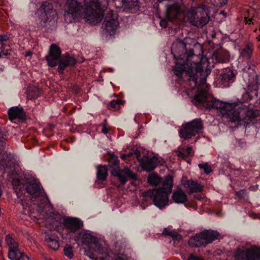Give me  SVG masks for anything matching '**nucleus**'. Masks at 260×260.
<instances>
[{"label": "nucleus", "instance_id": "f257e3e1", "mask_svg": "<svg viewBox=\"0 0 260 260\" xmlns=\"http://www.w3.org/2000/svg\"><path fill=\"white\" fill-rule=\"evenodd\" d=\"M192 47L191 44L177 39L172 45L171 52L175 58L182 60L176 63L173 72L182 81L186 78L189 89L194 92L192 100L194 104L217 109L223 119L231 122L232 127L247 126L259 119V111L249 107L253 104L251 101L258 100L257 90L260 86V79L255 74L254 67L248 64L242 69L244 76L247 75L249 78L247 89L243 94L241 101L232 103L217 100L210 102L206 90L208 86L207 77L215 64L228 61L230 55L227 50L220 49L202 57L199 62L190 61L189 58L194 55Z\"/></svg>", "mask_w": 260, "mask_h": 260}, {"label": "nucleus", "instance_id": "f03ea898", "mask_svg": "<svg viewBox=\"0 0 260 260\" xmlns=\"http://www.w3.org/2000/svg\"><path fill=\"white\" fill-rule=\"evenodd\" d=\"M6 135L0 129V175L5 176L11 183L13 188L23 207L37 206L40 213L50 212L52 209L48 197L43 194V188L33 175L28 171L18 172L17 161L13 154L6 150Z\"/></svg>", "mask_w": 260, "mask_h": 260}, {"label": "nucleus", "instance_id": "7ed1b4c3", "mask_svg": "<svg viewBox=\"0 0 260 260\" xmlns=\"http://www.w3.org/2000/svg\"><path fill=\"white\" fill-rule=\"evenodd\" d=\"M64 18L69 23L79 21L81 18L89 23L96 24L101 22L107 10L109 0H85L84 5L78 0H64Z\"/></svg>", "mask_w": 260, "mask_h": 260}, {"label": "nucleus", "instance_id": "20e7f679", "mask_svg": "<svg viewBox=\"0 0 260 260\" xmlns=\"http://www.w3.org/2000/svg\"><path fill=\"white\" fill-rule=\"evenodd\" d=\"M77 238L87 247L86 255L91 260H130L126 255L122 253L115 254L107 247L100 244L98 238L92 235L89 231L80 232Z\"/></svg>", "mask_w": 260, "mask_h": 260}, {"label": "nucleus", "instance_id": "39448f33", "mask_svg": "<svg viewBox=\"0 0 260 260\" xmlns=\"http://www.w3.org/2000/svg\"><path fill=\"white\" fill-rule=\"evenodd\" d=\"M45 59L49 67L53 68L58 66L57 71L60 75L64 74L66 68L74 67L77 62V59L69 53L61 54V49L55 44L50 45L48 54Z\"/></svg>", "mask_w": 260, "mask_h": 260}, {"label": "nucleus", "instance_id": "423d86ee", "mask_svg": "<svg viewBox=\"0 0 260 260\" xmlns=\"http://www.w3.org/2000/svg\"><path fill=\"white\" fill-rule=\"evenodd\" d=\"M173 179L170 176L167 177L161 187L156 190H149L144 193L146 197H150L154 205L161 209L169 205V197L172 191Z\"/></svg>", "mask_w": 260, "mask_h": 260}, {"label": "nucleus", "instance_id": "0eeeda50", "mask_svg": "<svg viewBox=\"0 0 260 260\" xmlns=\"http://www.w3.org/2000/svg\"><path fill=\"white\" fill-rule=\"evenodd\" d=\"M36 15L38 16L37 22L38 28L45 31L47 30V26H51L56 21V12L53 9L52 4L49 2L42 4L37 10Z\"/></svg>", "mask_w": 260, "mask_h": 260}, {"label": "nucleus", "instance_id": "6e6552de", "mask_svg": "<svg viewBox=\"0 0 260 260\" xmlns=\"http://www.w3.org/2000/svg\"><path fill=\"white\" fill-rule=\"evenodd\" d=\"M120 157L125 161L133 160L134 162L136 161L140 162L144 169L147 171L153 170L160 164L159 159L156 156H153L151 158H142L140 151L135 148L128 152L126 151L125 153L121 154Z\"/></svg>", "mask_w": 260, "mask_h": 260}, {"label": "nucleus", "instance_id": "1a4fd4ad", "mask_svg": "<svg viewBox=\"0 0 260 260\" xmlns=\"http://www.w3.org/2000/svg\"><path fill=\"white\" fill-rule=\"evenodd\" d=\"M108 164L110 168H112L111 174L117 177L121 185H124L128 178L134 181L138 179L137 175L129 168L119 169V160L114 154L110 155Z\"/></svg>", "mask_w": 260, "mask_h": 260}, {"label": "nucleus", "instance_id": "9d476101", "mask_svg": "<svg viewBox=\"0 0 260 260\" xmlns=\"http://www.w3.org/2000/svg\"><path fill=\"white\" fill-rule=\"evenodd\" d=\"M219 236V233L216 231L205 230L191 237L188 241V245L192 247H205L208 244L217 239Z\"/></svg>", "mask_w": 260, "mask_h": 260}, {"label": "nucleus", "instance_id": "9b49d317", "mask_svg": "<svg viewBox=\"0 0 260 260\" xmlns=\"http://www.w3.org/2000/svg\"><path fill=\"white\" fill-rule=\"evenodd\" d=\"M203 127V123L200 119H193L182 125L179 133V136L186 140L189 139L198 134Z\"/></svg>", "mask_w": 260, "mask_h": 260}, {"label": "nucleus", "instance_id": "f8f14e48", "mask_svg": "<svg viewBox=\"0 0 260 260\" xmlns=\"http://www.w3.org/2000/svg\"><path fill=\"white\" fill-rule=\"evenodd\" d=\"M118 26L119 22L117 14L113 11H110L106 14L103 26L109 35L112 36L115 34Z\"/></svg>", "mask_w": 260, "mask_h": 260}, {"label": "nucleus", "instance_id": "ddd939ff", "mask_svg": "<svg viewBox=\"0 0 260 260\" xmlns=\"http://www.w3.org/2000/svg\"><path fill=\"white\" fill-rule=\"evenodd\" d=\"M180 10L176 6L171 5L167 9L165 17L160 21V25L164 28L172 26L174 22L178 18Z\"/></svg>", "mask_w": 260, "mask_h": 260}, {"label": "nucleus", "instance_id": "4468645a", "mask_svg": "<svg viewBox=\"0 0 260 260\" xmlns=\"http://www.w3.org/2000/svg\"><path fill=\"white\" fill-rule=\"evenodd\" d=\"M237 75V70L232 68H223L219 74L221 84L225 87H230L235 81Z\"/></svg>", "mask_w": 260, "mask_h": 260}, {"label": "nucleus", "instance_id": "2eb2a0df", "mask_svg": "<svg viewBox=\"0 0 260 260\" xmlns=\"http://www.w3.org/2000/svg\"><path fill=\"white\" fill-rule=\"evenodd\" d=\"M235 257L236 260H260V252L250 248H238L236 250Z\"/></svg>", "mask_w": 260, "mask_h": 260}, {"label": "nucleus", "instance_id": "dca6fc26", "mask_svg": "<svg viewBox=\"0 0 260 260\" xmlns=\"http://www.w3.org/2000/svg\"><path fill=\"white\" fill-rule=\"evenodd\" d=\"M63 224L69 231L74 233L82 228L83 222L77 218L69 217L64 219Z\"/></svg>", "mask_w": 260, "mask_h": 260}, {"label": "nucleus", "instance_id": "f3484780", "mask_svg": "<svg viewBox=\"0 0 260 260\" xmlns=\"http://www.w3.org/2000/svg\"><path fill=\"white\" fill-rule=\"evenodd\" d=\"M8 116L11 121H14L18 119L24 120L26 118V114L22 108L18 107L11 108L8 111Z\"/></svg>", "mask_w": 260, "mask_h": 260}, {"label": "nucleus", "instance_id": "a211bd4d", "mask_svg": "<svg viewBox=\"0 0 260 260\" xmlns=\"http://www.w3.org/2000/svg\"><path fill=\"white\" fill-rule=\"evenodd\" d=\"M123 11L131 13H136L140 8L139 0H121Z\"/></svg>", "mask_w": 260, "mask_h": 260}, {"label": "nucleus", "instance_id": "6ab92c4d", "mask_svg": "<svg viewBox=\"0 0 260 260\" xmlns=\"http://www.w3.org/2000/svg\"><path fill=\"white\" fill-rule=\"evenodd\" d=\"M8 257L10 260H24V258L28 259L27 255L17 248H11L8 251Z\"/></svg>", "mask_w": 260, "mask_h": 260}, {"label": "nucleus", "instance_id": "aec40b11", "mask_svg": "<svg viewBox=\"0 0 260 260\" xmlns=\"http://www.w3.org/2000/svg\"><path fill=\"white\" fill-rule=\"evenodd\" d=\"M172 199L176 203L182 204L187 201V196L182 189H179L173 193Z\"/></svg>", "mask_w": 260, "mask_h": 260}, {"label": "nucleus", "instance_id": "412c9836", "mask_svg": "<svg viewBox=\"0 0 260 260\" xmlns=\"http://www.w3.org/2000/svg\"><path fill=\"white\" fill-rule=\"evenodd\" d=\"M185 186L188 188L189 193L201 192L203 189V185L192 180L186 181Z\"/></svg>", "mask_w": 260, "mask_h": 260}, {"label": "nucleus", "instance_id": "4be33fe9", "mask_svg": "<svg viewBox=\"0 0 260 260\" xmlns=\"http://www.w3.org/2000/svg\"><path fill=\"white\" fill-rule=\"evenodd\" d=\"M233 171V168H232L230 162L226 159H224V161L221 163L220 173L225 176H231Z\"/></svg>", "mask_w": 260, "mask_h": 260}, {"label": "nucleus", "instance_id": "5701e85b", "mask_svg": "<svg viewBox=\"0 0 260 260\" xmlns=\"http://www.w3.org/2000/svg\"><path fill=\"white\" fill-rule=\"evenodd\" d=\"M253 45L251 42L246 44L245 47L241 49L240 54L243 58L249 60L251 57V54L253 51Z\"/></svg>", "mask_w": 260, "mask_h": 260}, {"label": "nucleus", "instance_id": "b1692460", "mask_svg": "<svg viewBox=\"0 0 260 260\" xmlns=\"http://www.w3.org/2000/svg\"><path fill=\"white\" fill-rule=\"evenodd\" d=\"M45 241L50 248L55 250L58 249L59 244L55 236L47 235L46 236Z\"/></svg>", "mask_w": 260, "mask_h": 260}, {"label": "nucleus", "instance_id": "393cba45", "mask_svg": "<svg viewBox=\"0 0 260 260\" xmlns=\"http://www.w3.org/2000/svg\"><path fill=\"white\" fill-rule=\"evenodd\" d=\"M96 176L99 180H106L108 176V168L106 166H100L96 170Z\"/></svg>", "mask_w": 260, "mask_h": 260}, {"label": "nucleus", "instance_id": "a878e982", "mask_svg": "<svg viewBox=\"0 0 260 260\" xmlns=\"http://www.w3.org/2000/svg\"><path fill=\"white\" fill-rule=\"evenodd\" d=\"M208 22V18L206 17H193L190 19V22L193 26L202 27L205 25Z\"/></svg>", "mask_w": 260, "mask_h": 260}, {"label": "nucleus", "instance_id": "bb28decb", "mask_svg": "<svg viewBox=\"0 0 260 260\" xmlns=\"http://www.w3.org/2000/svg\"><path fill=\"white\" fill-rule=\"evenodd\" d=\"M162 234L171 237L172 240L174 241V244L176 243V242H179L182 240V237L180 235L175 232L171 231L167 228L164 229Z\"/></svg>", "mask_w": 260, "mask_h": 260}, {"label": "nucleus", "instance_id": "cd10ccee", "mask_svg": "<svg viewBox=\"0 0 260 260\" xmlns=\"http://www.w3.org/2000/svg\"><path fill=\"white\" fill-rule=\"evenodd\" d=\"M5 241L9 247V250L11 248L15 249L19 247V243L16 241L14 237L10 234L6 235Z\"/></svg>", "mask_w": 260, "mask_h": 260}, {"label": "nucleus", "instance_id": "c85d7f7f", "mask_svg": "<svg viewBox=\"0 0 260 260\" xmlns=\"http://www.w3.org/2000/svg\"><path fill=\"white\" fill-rule=\"evenodd\" d=\"M161 179L155 173L150 174L147 178L148 183L152 185H157L161 181Z\"/></svg>", "mask_w": 260, "mask_h": 260}, {"label": "nucleus", "instance_id": "c756f323", "mask_svg": "<svg viewBox=\"0 0 260 260\" xmlns=\"http://www.w3.org/2000/svg\"><path fill=\"white\" fill-rule=\"evenodd\" d=\"M64 254L69 258H72L73 256V247L69 244H66L63 248Z\"/></svg>", "mask_w": 260, "mask_h": 260}, {"label": "nucleus", "instance_id": "7c9ffc66", "mask_svg": "<svg viewBox=\"0 0 260 260\" xmlns=\"http://www.w3.org/2000/svg\"><path fill=\"white\" fill-rule=\"evenodd\" d=\"M198 167L200 169L203 170L206 174H209L213 171L211 167L207 162L204 164H199L198 165Z\"/></svg>", "mask_w": 260, "mask_h": 260}, {"label": "nucleus", "instance_id": "2f4dec72", "mask_svg": "<svg viewBox=\"0 0 260 260\" xmlns=\"http://www.w3.org/2000/svg\"><path fill=\"white\" fill-rule=\"evenodd\" d=\"M232 175L235 177H238L240 175H242L244 177L246 176V172L241 168H239L237 169H233V171L232 173Z\"/></svg>", "mask_w": 260, "mask_h": 260}, {"label": "nucleus", "instance_id": "473e14b6", "mask_svg": "<svg viewBox=\"0 0 260 260\" xmlns=\"http://www.w3.org/2000/svg\"><path fill=\"white\" fill-rule=\"evenodd\" d=\"M228 0H214V5L216 7H222L228 3Z\"/></svg>", "mask_w": 260, "mask_h": 260}, {"label": "nucleus", "instance_id": "72a5a7b5", "mask_svg": "<svg viewBox=\"0 0 260 260\" xmlns=\"http://www.w3.org/2000/svg\"><path fill=\"white\" fill-rule=\"evenodd\" d=\"M246 195V190L245 189H241L236 192V196L239 199H245Z\"/></svg>", "mask_w": 260, "mask_h": 260}, {"label": "nucleus", "instance_id": "f704fd0d", "mask_svg": "<svg viewBox=\"0 0 260 260\" xmlns=\"http://www.w3.org/2000/svg\"><path fill=\"white\" fill-rule=\"evenodd\" d=\"M121 103L120 100H113L111 101L110 104V107L111 109H116L117 105H120Z\"/></svg>", "mask_w": 260, "mask_h": 260}, {"label": "nucleus", "instance_id": "c9c22d12", "mask_svg": "<svg viewBox=\"0 0 260 260\" xmlns=\"http://www.w3.org/2000/svg\"><path fill=\"white\" fill-rule=\"evenodd\" d=\"M10 39V35L7 34L0 35V43L6 42Z\"/></svg>", "mask_w": 260, "mask_h": 260}, {"label": "nucleus", "instance_id": "e433bc0d", "mask_svg": "<svg viewBox=\"0 0 260 260\" xmlns=\"http://www.w3.org/2000/svg\"><path fill=\"white\" fill-rule=\"evenodd\" d=\"M11 52H12V49H5L4 50H2V52L3 53V55H5V56H10V55H11Z\"/></svg>", "mask_w": 260, "mask_h": 260}, {"label": "nucleus", "instance_id": "4c0bfd02", "mask_svg": "<svg viewBox=\"0 0 260 260\" xmlns=\"http://www.w3.org/2000/svg\"><path fill=\"white\" fill-rule=\"evenodd\" d=\"M105 123H103V128L102 129V132L104 134H107L109 132L108 128L106 127V120H105Z\"/></svg>", "mask_w": 260, "mask_h": 260}, {"label": "nucleus", "instance_id": "58836bf2", "mask_svg": "<svg viewBox=\"0 0 260 260\" xmlns=\"http://www.w3.org/2000/svg\"><path fill=\"white\" fill-rule=\"evenodd\" d=\"M253 19L248 17H245L244 22L246 24H251L253 23Z\"/></svg>", "mask_w": 260, "mask_h": 260}, {"label": "nucleus", "instance_id": "ea45409f", "mask_svg": "<svg viewBox=\"0 0 260 260\" xmlns=\"http://www.w3.org/2000/svg\"><path fill=\"white\" fill-rule=\"evenodd\" d=\"M186 153L187 154V155L188 156H190L192 154V147L191 146H190V147H188L186 149Z\"/></svg>", "mask_w": 260, "mask_h": 260}, {"label": "nucleus", "instance_id": "a19ab883", "mask_svg": "<svg viewBox=\"0 0 260 260\" xmlns=\"http://www.w3.org/2000/svg\"><path fill=\"white\" fill-rule=\"evenodd\" d=\"M76 140V138L74 136L70 137L66 140V141L71 144H73Z\"/></svg>", "mask_w": 260, "mask_h": 260}, {"label": "nucleus", "instance_id": "79ce46f5", "mask_svg": "<svg viewBox=\"0 0 260 260\" xmlns=\"http://www.w3.org/2000/svg\"><path fill=\"white\" fill-rule=\"evenodd\" d=\"M32 55V53L30 51H27L25 54V57H29L31 56Z\"/></svg>", "mask_w": 260, "mask_h": 260}, {"label": "nucleus", "instance_id": "37998d69", "mask_svg": "<svg viewBox=\"0 0 260 260\" xmlns=\"http://www.w3.org/2000/svg\"><path fill=\"white\" fill-rule=\"evenodd\" d=\"M1 45V50H4L5 49V47L6 46V44L5 43V42H3V43H0Z\"/></svg>", "mask_w": 260, "mask_h": 260}, {"label": "nucleus", "instance_id": "c03bdc74", "mask_svg": "<svg viewBox=\"0 0 260 260\" xmlns=\"http://www.w3.org/2000/svg\"><path fill=\"white\" fill-rule=\"evenodd\" d=\"M2 238L0 237V247L2 245Z\"/></svg>", "mask_w": 260, "mask_h": 260}, {"label": "nucleus", "instance_id": "a18cd8bd", "mask_svg": "<svg viewBox=\"0 0 260 260\" xmlns=\"http://www.w3.org/2000/svg\"><path fill=\"white\" fill-rule=\"evenodd\" d=\"M257 39L258 42H260V35L257 38Z\"/></svg>", "mask_w": 260, "mask_h": 260}, {"label": "nucleus", "instance_id": "49530a36", "mask_svg": "<svg viewBox=\"0 0 260 260\" xmlns=\"http://www.w3.org/2000/svg\"><path fill=\"white\" fill-rule=\"evenodd\" d=\"M190 257H191V258H193V259H195L196 258V257L193 255H190Z\"/></svg>", "mask_w": 260, "mask_h": 260}, {"label": "nucleus", "instance_id": "de8ad7c7", "mask_svg": "<svg viewBox=\"0 0 260 260\" xmlns=\"http://www.w3.org/2000/svg\"><path fill=\"white\" fill-rule=\"evenodd\" d=\"M3 54L2 51L0 52V58L2 57V55Z\"/></svg>", "mask_w": 260, "mask_h": 260}, {"label": "nucleus", "instance_id": "09e8293b", "mask_svg": "<svg viewBox=\"0 0 260 260\" xmlns=\"http://www.w3.org/2000/svg\"><path fill=\"white\" fill-rule=\"evenodd\" d=\"M46 260H52V259L49 258V259H46Z\"/></svg>", "mask_w": 260, "mask_h": 260}, {"label": "nucleus", "instance_id": "8fccbe9b", "mask_svg": "<svg viewBox=\"0 0 260 260\" xmlns=\"http://www.w3.org/2000/svg\"><path fill=\"white\" fill-rule=\"evenodd\" d=\"M259 30L260 31V27H259Z\"/></svg>", "mask_w": 260, "mask_h": 260}]
</instances>
